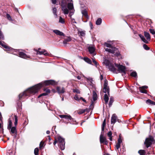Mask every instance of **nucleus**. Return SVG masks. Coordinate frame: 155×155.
<instances>
[{
	"mask_svg": "<svg viewBox=\"0 0 155 155\" xmlns=\"http://www.w3.org/2000/svg\"><path fill=\"white\" fill-rule=\"evenodd\" d=\"M102 22V19L101 18H98L96 22V24L97 25H100Z\"/></svg>",
	"mask_w": 155,
	"mask_h": 155,
	"instance_id": "27",
	"label": "nucleus"
},
{
	"mask_svg": "<svg viewBox=\"0 0 155 155\" xmlns=\"http://www.w3.org/2000/svg\"><path fill=\"white\" fill-rule=\"evenodd\" d=\"M80 100H82L84 102H85V103L86 102V100H85L82 97H80Z\"/></svg>",
	"mask_w": 155,
	"mask_h": 155,
	"instance_id": "49",
	"label": "nucleus"
},
{
	"mask_svg": "<svg viewBox=\"0 0 155 155\" xmlns=\"http://www.w3.org/2000/svg\"><path fill=\"white\" fill-rule=\"evenodd\" d=\"M71 41V38L70 37H68L64 39L63 41V43L64 44H67L68 42L70 41Z\"/></svg>",
	"mask_w": 155,
	"mask_h": 155,
	"instance_id": "22",
	"label": "nucleus"
},
{
	"mask_svg": "<svg viewBox=\"0 0 155 155\" xmlns=\"http://www.w3.org/2000/svg\"><path fill=\"white\" fill-rule=\"evenodd\" d=\"M104 100L105 101L106 103H107L109 100V98L107 94H104Z\"/></svg>",
	"mask_w": 155,
	"mask_h": 155,
	"instance_id": "30",
	"label": "nucleus"
},
{
	"mask_svg": "<svg viewBox=\"0 0 155 155\" xmlns=\"http://www.w3.org/2000/svg\"><path fill=\"white\" fill-rule=\"evenodd\" d=\"M84 60L85 61L87 62V63L89 64H91V60L89 59V58H84Z\"/></svg>",
	"mask_w": 155,
	"mask_h": 155,
	"instance_id": "28",
	"label": "nucleus"
},
{
	"mask_svg": "<svg viewBox=\"0 0 155 155\" xmlns=\"http://www.w3.org/2000/svg\"><path fill=\"white\" fill-rule=\"evenodd\" d=\"M154 37H155V35H154Z\"/></svg>",
	"mask_w": 155,
	"mask_h": 155,
	"instance_id": "64",
	"label": "nucleus"
},
{
	"mask_svg": "<svg viewBox=\"0 0 155 155\" xmlns=\"http://www.w3.org/2000/svg\"><path fill=\"white\" fill-rule=\"evenodd\" d=\"M48 137H49V139L50 140V137L49 136Z\"/></svg>",
	"mask_w": 155,
	"mask_h": 155,
	"instance_id": "62",
	"label": "nucleus"
},
{
	"mask_svg": "<svg viewBox=\"0 0 155 155\" xmlns=\"http://www.w3.org/2000/svg\"><path fill=\"white\" fill-rule=\"evenodd\" d=\"M107 81L105 80L104 84V87L103 89V91L105 93H107L108 94L109 93V89L107 87Z\"/></svg>",
	"mask_w": 155,
	"mask_h": 155,
	"instance_id": "11",
	"label": "nucleus"
},
{
	"mask_svg": "<svg viewBox=\"0 0 155 155\" xmlns=\"http://www.w3.org/2000/svg\"><path fill=\"white\" fill-rule=\"evenodd\" d=\"M56 83L54 80H49L45 81L43 82L40 83L34 86L28 88L22 93L19 95L20 100L26 97L34 94L37 92L41 87L45 85H55Z\"/></svg>",
	"mask_w": 155,
	"mask_h": 155,
	"instance_id": "1",
	"label": "nucleus"
},
{
	"mask_svg": "<svg viewBox=\"0 0 155 155\" xmlns=\"http://www.w3.org/2000/svg\"><path fill=\"white\" fill-rule=\"evenodd\" d=\"M89 25H90V26L91 27V28L92 29V23L91 22H90V23H89Z\"/></svg>",
	"mask_w": 155,
	"mask_h": 155,
	"instance_id": "55",
	"label": "nucleus"
},
{
	"mask_svg": "<svg viewBox=\"0 0 155 155\" xmlns=\"http://www.w3.org/2000/svg\"><path fill=\"white\" fill-rule=\"evenodd\" d=\"M117 120V117L116 115L115 114H113L111 117V124H114L116 122Z\"/></svg>",
	"mask_w": 155,
	"mask_h": 155,
	"instance_id": "14",
	"label": "nucleus"
},
{
	"mask_svg": "<svg viewBox=\"0 0 155 155\" xmlns=\"http://www.w3.org/2000/svg\"><path fill=\"white\" fill-rule=\"evenodd\" d=\"M6 18L8 19L10 21H12L11 16L9 14H6Z\"/></svg>",
	"mask_w": 155,
	"mask_h": 155,
	"instance_id": "37",
	"label": "nucleus"
},
{
	"mask_svg": "<svg viewBox=\"0 0 155 155\" xmlns=\"http://www.w3.org/2000/svg\"><path fill=\"white\" fill-rule=\"evenodd\" d=\"M93 98L94 101L97 99V95L96 93L94 91H93Z\"/></svg>",
	"mask_w": 155,
	"mask_h": 155,
	"instance_id": "23",
	"label": "nucleus"
},
{
	"mask_svg": "<svg viewBox=\"0 0 155 155\" xmlns=\"http://www.w3.org/2000/svg\"><path fill=\"white\" fill-rule=\"evenodd\" d=\"M150 31L152 34L153 35L155 34V32L154 30L152 29H150Z\"/></svg>",
	"mask_w": 155,
	"mask_h": 155,
	"instance_id": "45",
	"label": "nucleus"
},
{
	"mask_svg": "<svg viewBox=\"0 0 155 155\" xmlns=\"http://www.w3.org/2000/svg\"><path fill=\"white\" fill-rule=\"evenodd\" d=\"M85 111V109H81L78 112V114H81L84 113Z\"/></svg>",
	"mask_w": 155,
	"mask_h": 155,
	"instance_id": "35",
	"label": "nucleus"
},
{
	"mask_svg": "<svg viewBox=\"0 0 155 155\" xmlns=\"http://www.w3.org/2000/svg\"><path fill=\"white\" fill-rule=\"evenodd\" d=\"M62 101H63L64 100V98L63 97L62 98Z\"/></svg>",
	"mask_w": 155,
	"mask_h": 155,
	"instance_id": "61",
	"label": "nucleus"
},
{
	"mask_svg": "<svg viewBox=\"0 0 155 155\" xmlns=\"http://www.w3.org/2000/svg\"><path fill=\"white\" fill-rule=\"evenodd\" d=\"M57 90L59 93H63L64 92V89L62 87H57Z\"/></svg>",
	"mask_w": 155,
	"mask_h": 155,
	"instance_id": "19",
	"label": "nucleus"
},
{
	"mask_svg": "<svg viewBox=\"0 0 155 155\" xmlns=\"http://www.w3.org/2000/svg\"><path fill=\"white\" fill-rule=\"evenodd\" d=\"M104 45L107 47L109 48H105V50L106 51L112 54H114L116 53V54L115 55L117 56L119 55V53H117L118 51L117 49L115 47H112L110 44L105 43L104 44Z\"/></svg>",
	"mask_w": 155,
	"mask_h": 155,
	"instance_id": "4",
	"label": "nucleus"
},
{
	"mask_svg": "<svg viewBox=\"0 0 155 155\" xmlns=\"http://www.w3.org/2000/svg\"><path fill=\"white\" fill-rule=\"evenodd\" d=\"M109 155V154H106V155Z\"/></svg>",
	"mask_w": 155,
	"mask_h": 155,
	"instance_id": "63",
	"label": "nucleus"
},
{
	"mask_svg": "<svg viewBox=\"0 0 155 155\" xmlns=\"http://www.w3.org/2000/svg\"><path fill=\"white\" fill-rule=\"evenodd\" d=\"M107 135L109 137H111L112 136V133L111 131H109L107 133Z\"/></svg>",
	"mask_w": 155,
	"mask_h": 155,
	"instance_id": "48",
	"label": "nucleus"
},
{
	"mask_svg": "<svg viewBox=\"0 0 155 155\" xmlns=\"http://www.w3.org/2000/svg\"><path fill=\"white\" fill-rule=\"evenodd\" d=\"M115 65L118 68V70L120 72L123 73L124 74H126V68L125 66L116 64Z\"/></svg>",
	"mask_w": 155,
	"mask_h": 155,
	"instance_id": "9",
	"label": "nucleus"
},
{
	"mask_svg": "<svg viewBox=\"0 0 155 155\" xmlns=\"http://www.w3.org/2000/svg\"><path fill=\"white\" fill-rule=\"evenodd\" d=\"M142 88H143L145 89H147L148 88V87L146 86H144L142 87Z\"/></svg>",
	"mask_w": 155,
	"mask_h": 155,
	"instance_id": "54",
	"label": "nucleus"
},
{
	"mask_svg": "<svg viewBox=\"0 0 155 155\" xmlns=\"http://www.w3.org/2000/svg\"><path fill=\"white\" fill-rule=\"evenodd\" d=\"M130 75L134 77H136L137 76V73L135 71H133L130 74Z\"/></svg>",
	"mask_w": 155,
	"mask_h": 155,
	"instance_id": "36",
	"label": "nucleus"
},
{
	"mask_svg": "<svg viewBox=\"0 0 155 155\" xmlns=\"http://www.w3.org/2000/svg\"><path fill=\"white\" fill-rule=\"evenodd\" d=\"M73 92L76 93L78 94H79L80 92V91L78 89H74L73 90Z\"/></svg>",
	"mask_w": 155,
	"mask_h": 155,
	"instance_id": "43",
	"label": "nucleus"
},
{
	"mask_svg": "<svg viewBox=\"0 0 155 155\" xmlns=\"http://www.w3.org/2000/svg\"><path fill=\"white\" fill-rule=\"evenodd\" d=\"M82 13L83 15L87 19L88 18V16L87 15V12L85 10H83L82 11Z\"/></svg>",
	"mask_w": 155,
	"mask_h": 155,
	"instance_id": "26",
	"label": "nucleus"
},
{
	"mask_svg": "<svg viewBox=\"0 0 155 155\" xmlns=\"http://www.w3.org/2000/svg\"><path fill=\"white\" fill-rule=\"evenodd\" d=\"M77 78L78 80H80L81 78L80 77L78 76L77 77Z\"/></svg>",
	"mask_w": 155,
	"mask_h": 155,
	"instance_id": "58",
	"label": "nucleus"
},
{
	"mask_svg": "<svg viewBox=\"0 0 155 155\" xmlns=\"http://www.w3.org/2000/svg\"><path fill=\"white\" fill-rule=\"evenodd\" d=\"M138 153L140 155H144L145 151L144 150H141L138 151Z\"/></svg>",
	"mask_w": 155,
	"mask_h": 155,
	"instance_id": "32",
	"label": "nucleus"
},
{
	"mask_svg": "<svg viewBox=\"0 0 155 155\" xmlns=\"http://www.w3.org/2000/svg\"><path fill=\"white\" fill-rule=\"evenodd\" d=\"M59 22L62 24H63L64 23L65 21L63 18L61 17H60Z\"/></svg>",
	"mask_w": 155,
	"mask_h": 155,
	"instance_id": "34",
	"label": "nucleus"
},
{
	"mask_svg": "<svg viewBox=\"0 0 155 155\" xmlns=\"http://www.w3.org/2000/svg\"><path fill=\"white\" fill-rule=\"evenodd\" d=\"M110 137L109 139L110 141L112 140V137Z\"/></svg>",
	"mask_w": 155,
	"mask_h": 155,
	"instance_id": "59",
	"label": "nucleus"
},
{
	"mask_svg": "<svg viewBox=\"0 0 155 155\" xmlns=\"http://www.w3.org/2000/svg\"><path fill=\"white\" fill-rule=\"evenodd\" d=\"M122 142V141L120 137L118 140V142L116 143V147L117 150H118L120 147V145L121 143Z\"/></svg>",
	"mask_w": 155,
	"mask_h": 155,
	"instance_id": "18",
	"label": "nucleus"
},
{
	"mask_svg": "<svg viewBox=\"0 0 155 155\" xmlns=\"http://www.w3.org/2000/svg\"><path fill=\"white\" fill-rule=\"evenodd\" d=\"M139 89L140 91L141 92L143 93H147V91L143 88H142V87H140Z\"/></svg>",
	"mask_w": 155,
	"mask_h": 155,
	"instance_id": "29",
	"label": "nucleus"
},
{
	"mask_svg": "<svg viewBox=\"0 0 155 155\" xmlns=\"http://www.w3.org/2000/svg\"><path fill=\"white\" fill-rule=\"evenodd\" d=\"M57 0H51L53 4H55Z\"/></svg>",
	"mask_w": 155,
	"mask_h": 155,
	"instance_id": "51",
	"label": "nucleus"
},
{
	"mask_svg": "<svg viewBox=\"0 0 155 155\" xmlns=\"http://www.w3.org/2000/svg\"><path fill=\"white\" fill-rule=\"evenodd\" d=\"M0 45L2 46L3 47H4L5 48H6V50L8 51H12V53L15 55H16L17 54L14 53L15 52H17V51H18V50H17L13 49L12 48L8 47L6 45H4L3 43L0 41Z\"/></svg>",
	"mask_w": 155,
	"mask_h": 155,
	"instance_id": "8",
	"label": "nucleus"
},
{
	"mask_svg": "<svg viewBox=\"0 0 155 155\" xmlns=\"http://www.w3.org/2000/svg\"><path fill=\"white\" fill-rule=\"evenodd\" d=\"M143 47L146 50H148L149 49V48L146 44H144L143 45Z\"/></svg>",
	"mask_w": 155,
	"mask_h": 155,
	"instance_id": "42",
	"label": "nucleus"
},
{
	"mask_svg": "<svg viewBox=\"0 0 155 155\" xmlns=\"http://www.w3.org/2000/svg\"><path fill=\"white\" fill-rule=\"evenodd\" d=\"M59 143L58 146L60 149L63 150L65 148V142L64 139L60 137H58L55 138V140L54 142V144L55 145L56 143Z\"/></svg>",
	"mask_w": 155,
	"mask_h": 155,
	"instance_id": "5",
	"label": "nucleus"
},
{
	"mask_svg": "<svg viewBox=\"0 0 155 155\" xmlns=\"http://www.w3.org/2000/svg\"><path fill=\"white\" fill-rule=\"evenodd\" d=\"M41 50H42V49H41L40 48H38V49H34V50H35V51H36V52H37L38 51H41Z\"/></svg>",
	"mask_w": 155,
	"mask_h": 155,
	"instance_id": "50",
	"label": "nucleus"
},
{
	"mask_svg": "<svg viewBox=\"0 0 155 155\" xmlns=\"http://www.w3.org/2000/svg\"><path fill=\"white\" fill-rule=\"evenodd\" d=\"M100 141L101 143H104L106 145L107 143L105 137L102 134L100 136Z\"/></svg>",
	"mask_w": 155,
	"mask_h": 155,
	"instance_id": "13",
	"label": "nucleus"
},
{
	"mask_svg": "<svg viewBox=\"0 0 155 155\" xmlns=\"http://www.w3.org/2000/svg\"><path fill=\"white\" fill-rule=\"evenodd\" d=\"M106 125V120L104 119L103 121L102 125L101 127V130L102 131H104V127Z\"/></svg>",
	"mask_w": 155,
	"mask_h": 155,
	"instance_id": "31",
	"label": "nucleus"
},
{
	"mask_svg": "<svg viewBox=\"0 0 155 155\" xmlns=\"http://www.w3.org/2000/svg\"><path fill=\"white\" fill-rule=\"evenodd\" d=\"M103 79V76L102 75H101L100 79L101 80H102Z\"/></svg>",
	"mask_w": 155,
	"mask_h": 155,
	"instance_id": "56",
	"label": "nucleus"
},
{
	"mask_svg": "<svg viewBox=\"0 0 155 155\" xmlns=\"http://www.w3.org/2000/svg\"><path fill=\"white\" fill-rule=\"evenodd\" d=\"M46 133L47 134H49L50 133V131L49 130H47L46 132Z\"/></svg>",
	"mask_w": 155,
	"mask_h": 155,
	"instance_id": "57",
	"label": "nucleus"
},
{
	"mask_svg": "<svg viewBox=\"0 0 155 155\" xmlns=\"http://www.w3.org/2000/svg\"><path fill=\"white\" fill-rule=\"evenodd\" d=\"M53 32L57 35L59 36H64V33L58 30H53Z\"/></svg>",
	"mask_w": 155,
	"mask_h": 155,
	"instance_id": "16",
	"label": "nucleus"
},
{
	"mask_svg": "<svg viewBox=\"0 0 155 155\" xmlns=\"http://www.w3.org/2000/svg\"><path fill=\"white\" fill-rule=\"evenodd\" d=\"M108 67L110 69V70L112 71H116V68L114 67L113 65L111 63L110 64L109 66H108Z\"/></svg>",
	"mask_w": 155,
	"mask_h": 155,
	"instance_id": "20",
	"label": "nucleus"
},
{
	"mask_svg": "<svg viewBox=\"0 0 155 155\" xmlns=\"http://www.w3.org/2000/svg\"><path fill=\"white\" fill-rule=\"evenodd\" d=\"M144 36L146 38L147 40L145 39L144 38L143 36L139 35V36L140 38H141L142 41L144 43H148V40L150 41V34L147 32H144Z\"/></svg>",
	"mask_w": 155,
	"mask_h": 155,
	"instance_id": "7",
	"label": "nucleus"
},
{
	"mask_svg": "<svg viewBox=\"0 0 155 155\" xmlns=\"http://www.w3.org/2000/svg\"><path fill=\"white\" fill-rule=\"evenodd\" d=\"M17 123V117L15 115L12 116L8 120V129H11V134L14 137H15L17 134V131L16 129V126Z\"/></svg>",
	"mask_w": 155,
	"mask_h": 155,
	"instance_id": "3",
	"label": "nucleus"
},
{
	"mask_svg": "<svg viewBox=\"0 0 155 155\" xmlns=\"http://www.w3.org/2000/svg\"><path fill=\"white\" fill-rule=\"evenodd\" d=\"M1 115L0 114V119H1Z\"/></svg>",
	"mask_w": 155,
	"mask_h": 155,
	"instance_id": "60",
	"label": "nucleus"
},
{
	"mask_svg": "<svg viewBox=\"0 0 155 155\" xmlns=\"http://www.w3.org/2000/svg\"><path fill=\"white\" fill-rule=\"evenodd\" d=\"M146 103L149 104L155 105V102L153 101L150 99L147 100L146 101Z\"/></svg>",
	"mask_w": 155,
	"mask_h": 155,
	"instance_id": "25",
	"label": "nucleus"
},
{
	"mask_svg": "<svg viewBox=\"0 0 155 155\" xmlns=\"http://www.w3.org/2000/svg\"><path fill=\"white\" fill-rule=\"evenodd\" d=\"M60 4L62 10L64 14H68V9L71 11L69 15L71 17L74 12L72 0H68L66 1L65 0H62Z\"/></svg>",
	"mask_w": 155,
	"mask_h": 155,
	"instance_id": "2",
	"label": "nucleus"
},
{
	"mask_svg": "<svg viewBox=\"0 0 155 155\" xmlns=\"http://www.w3.org/2000/svg\"><path fill=\"white\" fill-rule=\"evenodd\" d=\"M103 63L107 67L111 63L107 59H105L103 62Z\"/></svg>",
	"mask_w": 155,
	"mask_h": 155,
	"instance_id": "24",
	"label": "nucleus"
},
{
	"mask_svg": "<svg viewBox=\"0 0 155 155\" xmlns=\"http://www.w3.org/2000/svg\"><path fill=\"white\" fill-rule=\"evenodd\" d=\"M78 34L81 36H84L85 35V31L84 30H79L78 31Z\"/></svg>",
	"mask_w": 155,
	"mask_h": 155,
	"instance_id": "21",
	"label": "nucleus"
},
{
	"mask_svg": "<svg viewBox=\"0 0 155 155\" xmlns=\"http://www.w3.org/2000/svg\"><path fill=\"white\" fill-rule=\"evenodd\" d=\"M45 91L46 92V93L47 94L50 93V90L48 89H46L45 90Z\"/></svg>",
	"mask_w": 155,
	"mask_h": 155,
	"instance_id": "47",
	"label": "nucleus"
},
{
	"mask_svg": "<svg viewBox=\"0 0 155 155\" xmlns=\"http://www.w3.org/2000/svg\"><path fill=\"white\" fill-rule=\"evenodd\" d=\"M93 61L95 65H97V63L95 60L93 59Z\"/></svg>",
	"mask_w": 155,
	"mask_h": 155,
	"instance_id": "53",
	"label": "nucleus"
},
{
	"mask_svg": "<svg viewBox=\"0 0 155 155\" xmlns=\"http://www.w3.org/2000/svg\"><path fill=\"white\" fill-rule=\"evenodd\" d=\"M37 54H43L45 56L49 55V54L47 52V51L45 49H42L41 51H38L37 52Z\"/></svg>",
	"mask_w": 155,
	"mask_h": 155,
	"instance_id": "12",
	"label": "nucleus"
},
{
	"mask_svg": "<svg viewBox=\"0 0 155 155\" xmlns=\"http://www.w3.org/2000/svg\"><path fill=\"white\" fill-rule=\"evenodd\" d=\"M38 149L37 148H35L34 150V153L35 155H38Z\"/></svg>",
	"mask_w": 155,
	"mask_h": 155,
	"instance_id": "38",
	"label": "nucleus"
},
{
	"mask_svg": "<svg viewBox=\"0 0 155 155\" xmlns=\"http://www.w3.org/2000/svg\"><path fill=\"white\" fill-rule=\"evenodd\" d=\"M154 142L153 138L151 136H149V137L146 138L144 144L146 145V147L148 148Z\"/></svg>",
	"mask_w": 155,
	"mask_h": 155,
	"instance_id": "6",
	"label": "nucleus"
},
{
	"mask_svg": "<svg viewBox=\"0 0 155 155\" xmlns=\"http://www.w3.org/2000/svg\"><path fill=\"white\" fill-rule=\"evenodd\" d=\"M59 117L61 118H64L67 119L70 122L74 121V119L69 115H60Z\"/></svg>",
	"mask_w": 155,
	"mask_h": 155,
	"instance_id": "10",
	"label": "nucleus"
},
{
	"mask_svg": "<svg viewBox=\"0 0 155 155\" xmlns=\"http://www.w3.org/2000/svg\"><path fill=\"white\" fill-rule=\"evenodd\" d=\"M88 50L89 51L90 53L91 54H92L94 55L95 54V53H94V51L95 50V49L94 48L93 46H90L88 48Z\"/></svg>",
	"mask_w": 155,
	"mask_h": 155,
	"instance_id": "15",
	"label": "nucleus"
},
{
	"mask_svg": "<svg viewBox=\"0 0 155 155\" xmlns=\"http://www.w3.org/2000/svg\"><path fill=\"white\" fill-rule=\"evenodd\" d=\"M0 38L1 39L3 40L4 39V37L2 33L0 31Z\"/></svg>",
	"mask_w": 155,
	"mask_h": 155,
	"instance_id": "44",
	"label": "nucleus"
},
{
	"mask_svg": "<svg viewBox=\"0 0 155 155\" xmlns=\"http://www.w3.org/2000/svg\"><path fill=\"white\" fill-rule=\"evenodd\" d=\"M57 9L56 8H53L52 9V11L53 14L55 15V17H57V15L56 14Z\"/></svg>",
	"mask_w": 155,
	"mask_h": 155,
	"instance_id": "33",
	"label": "nucleus"
},
{
	"mask_svg": "<svg viewBox=\"0 0 155 155\" xmlns=\"http://www.w3.org/2000/svg\"><path fill=\"white\" fill-rule=\"evenodd\" d=\"M18 54L20 57L24 58L26 59L29 57L26 54L22 52H19Z\"/></svg>",
	"mask_w": 155,
	"mask_h": 155,
	"instance_id": "17",
	"label": "nucleus"
},
{
	"mask_svg": "<svg viewBox=\"0 0 155 155\" xmlns=\"http://www.w3.org/2000/svg\"><path fill=\"white\" fill-rule=\"evenodd\" d=\"M44 144V142L42 141H41L40 144L39 145V147L40 149H41L43 147Z\"/></svg>",
	"mask_w": 155,
	"mask_h": 155,
	"instance_id": "41",
	"label": "nucleus"
},
{
	"mask_svg": "<svg viewBox=\"0 0 155 155\" xmlns=\"http://www.w3.org/2000/svg\"><path fill=\"white\" fill-rule=\"evenodd\" d=\"M113 102V98L110 97V100L109 105L110 106L112 104V103Z\"/></svg>",
	"mask_w": 155,
	"mask_h": 155,
	"instance_id": "39",
	"label": "nucleus"
},
{
	"mask_svg": "<svg viewBox=\"0 0 155 155\" xmlns=\"http://www.w3.org/2000/svg\"><path fill=\"white\" fill-rule=\"evenodd\" d=\"M71 22L72 23H76V22L74 19H71Z\"/></svg>",
	"mask_w": 155,
	"mask_h": 155,
	"instance_id": "52",
	"label": "nucleus"
},
{
	"mask_svg": "<svg viewBox=\"0 0 155 155\" xmlns=\"http://www.w3.org/2000/svg\"><path fill=\"white\" fill-rule=\"evenodd\" d=\"M74 99L77 101H79L80 100V98L78 97L77 95H76L74 97Z\"/></svg>",
	"mask_w": 155,
	"mask_h": 155,
	"instance_id": "40",
	"label": "nucleus"
},
{
	"mask_svg": "<svg viewBox=\"0 0 155 155\" xmlns=\"http://www.w3.org/2000/svg\"><path fill=\"white\" fill-rule=\"evenodd\" d=\"M47 95V93H42V94H41L40 95L38 96V97L39 98V97H41V96H46V95Z\"/></svg>",
	"mask_w": 155,
	"mask_h": 155,
	"instance_id": "46",
	"label": "nucleus"
}]
</instances>
